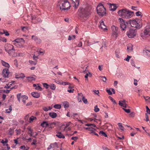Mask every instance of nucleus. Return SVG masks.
Wrapping results in <instances>:
<instances>
[{
    "instance_id": "5",
    "label": "nucleus",
    "mask_w": 150,
    "mask_h": 150,
    "mask_svg": "<svg viewBox=\"0 0 150 150\" xmlns=\"http://www.w3.org/2000/svg\"><path fill=\"white\" fill-rule=\"evenodd\" d=\"M98 14L101 17L105 15L106 9L103 5L101 4H99L96 8Z\"/></svg>"
},
{
    "instance_id": "31",
    "label": "nucleus",
    "mask_w": 150,
    "mask_h": 150,
    "mask_svg": "<svg viewBox=\"0 0 150 150\" xmlns=\"http://www.w3.org/2000/svg\"><path fill=\"white\" fill-rule=\"evenodd\" d=\"M37 117H34V116H31L29 119V123H31L33 122L34 120H36Z\"/></svg>"
},
{
    "instance_id": "41",
    "label": "nucleus",
    "mask_w": 150,
    "mask_h": 150,
    "mask_svg": "<svg viewBox=\"0 0 150 150\" xmlns=\"http://www.w3.org/2000/svg\"><path fill=\"white\" fill-rule=\"evenodd\" d=\"M20 149L22 150H28L29 148L26 147L24 145H23L21 146Z\"/></svg>"
},
{
    "instance_id": "25",
    "label": "nucleus",
    "mask_w": 150,
    "mask_h": 150,
    "mask_svg": "<svg viewBox=\"0 0 150 150\" xmlns=\"http://www.w3.org/2000/svg\"><path fill=\"white\" fill-rule=\"evenodd\" d=\"M56 136L59 138H64L65 137L61 132H57Z\"/></svg>"
},
{
    "instance_id": "43",
    "label": "nucleus",
    "mask_w": 150,
    "mask_h": 150,
    "mask_svg": "<svg viewBox=\"0 0 150 150\" xmlns=\"http://www.w3.org/2000/svg\"><path fill=\"white\" fill-rule=\"evenodd\" d=\"M54 107L55 109H59L61 108V105L59 104H56L54 105Z\"/></svg>"
},
{
    "instance_id": "64",
    "label": "nucleus",
    "mask_w": 150,
    "mask_h": 150,
    "mask_svg": "<svg viewBox=\"0 0 150 150\" xmlns=\"http://www.w3.org/2000/svg\"><path fill=\"white\" fill-rule=\"evenodd\" d=\"M130 116L132 117H134L135 116V113L134 112H132L130 114Z\"/></svg>"
},
{
    "instance_id": "10",
    "label": "nucleus",
    "mask_w": 150,
    "mask_h": 150,
    "mask_svg": "<svg viewBox=\"0 0 150 150\" xmlns=\"http://www.w3.org/2000/svg\"><path fill=\"white\" fill-rule=\"evenodd\" d=\"M111 28L112 31V35L115 36V38H117V36L118 28L115 26H113Z\"/></svg>"
},
{
    "instance_id": "63",
    "label": "nucleus",
    "mask_w": 150,
    "mask_h": 150,
    "mask_svg": "<svg viewBox=\"0 0 150 150\" xmlns=\"http://www.w3.org/2000/svg\"><path fill=\"white\" fill-rule=\"evenodd\" d=\"M78 139V137H73L71 138V139L76 141Z\"/></svg>"
},
{
    "instance_id": "45",
    "label": "nucleus",
    "mask_w": 150,
    "mask_h": 150,
    "mask_svg": "<svg viewBox=\"0 0 150 150\" xmlns=\"http://www.w3.org/2000/svg\"><path fill=\"white\" fill-rule=\"evenodd\" d=\"M118 125L120 129L123 131L124 130V128L123 127L122 124L120 123H118Z\"/></svg>"
},
{
    "instance_id": "8",
    "label": "nucleus",
    "mask_w": 150,
    "mask_h": 150,
    "mask_svg": "<svg viewBox=\"0 0 150 150\" xmlns=\"http://www.w3.org/2000/svg\"><path fill=\"white\" fill-rule=\"evenodd\" d=\"M150 35V25H148L145 28V29L143 33L141 34V36L143 38H144V35Z\"/></svg>"
},
{
    "instance_id": "27",
    "label": "nucleus",
    "mask_w": 150,
    "mask_h": 150,
    "mask_svg": "<svg viewBox=\"0 0 150 150\" xmlns=\"http://www.w3.org/2000/svg\"><path fill=\"white\" fill-rule=\"evenodd\" d=\"M143 53H144L148 57H150V51L147 50H143Z\"/></svg>"
},
{
    "instance_id": "52",
    "label": "nucleus",
    "mask_w": 150,
    "mask_h": 150,
    "mask_svg": "<svg viewBox=\"0 0 150 150\" xmlns=\"http://www.w3.org/2000/svg\"><path fill=\"white\" fill-rule=\"evenodd\" d=\"M131 57V56L127 55V57L125 59H124L125 60H126L127 61L129 62L130 59Z\"/></svg>"
},
{
    "instance_id": "35",
    "label": "nucleus",
    "mask_w": 150,
    "mask_h": 150,
    "mask_svg": "<svg viewBox=\"0 0 150 150\" xmlns=\"http://www.w3.org/2000/svg\"><path fill=\"white\" fill-rule=\"evenodd\" d=\"M12 110V108L11 105L9 106L8 109H7L6 110V113H10Z\"/></svg>"
},
{
    "instance_id": "54",
    "label": "nucleus",
    "mask_w": 150,
    "mask_h": 150,
    "mask_svg": "<svg viewBox=\"0 0 150 150\" xmlns=\"http://www.w3.org/2000/svg\"><path fill=\"white\" fill-rule=\"evenodd\" d=\"M127 113H129L130 112V110L129 109H126L124 108H122Z\"/></svg>"
},
{
    "instance_id": "48",
    "label": "nucleus",
    "mask_w": 150,
    "mask_h": 150,
    "mask_svg": "<svg viewBox=\"0 0 150 150\" xmlns=\"http://www.w3.org/2000/svg\"><path fill=\"white\" fill-rule=\"evenodd\" d=\"M85 125L86 126H92V127H96V126L95 124H85Z\"/></svg>"
},
{
    "instance_id": "62",
    "label": "nucleus",
    "mask_w": 150,
    "mask_h": 150,
    "mask_svg": "<svg viewBox=\"0 0 150 150\" xmlns=\"http://www.w3.org/2000/svg\"><path fill=\"white\" fill-rule=\"evenodd\" d=\"M35 42L37 43L40 44L41 42V40L40 38H38L37 40Z\"/></svg>"
},
{
    "instance_id": "28",
    "label": "nucleus",
    "mask_w": 150,
    "mask_h": 150,
    "mask_svg": "<svg viewBox=\"0 0 150 150\" xmlns=\"http://www.w3.org/2000/svg\"><path fill=\"white\" fill-rule=\"evenodd\" d=\"M33 75L29 76L26 77V78L29 81H35V79L33 76Z\"/></svg>"
},
{
    "instance_id": "21",
    "label": "nucleus",
    "mask_w": 150,
    "mask_h": 150,
    "mask_svg": "<svg viewBox=\"0 0 150 150\" xmlns=\"http://www.w3.org/2000/svg\"><path fill=\"white\" fill-rule=\"evenodd\" d=\"M27 130H28V134L30 135V137L33 136V134H34L33 130L30 127H28L27 128Z\"/></svg>"
},
{
    "instance_id": "40",
    "label": "nucleus",
    "mask_w": 150,
    "mask_h": 150,
    "mask_svg": "<svg viewBox=\"0 0 150 150\" xmlns=\"http://www.w3.org/2000/svg\"><path fill=\"white\" fill-rule=\"evenodd\" d=\"M8 134L9 135H11L14 133V129L11 128H10L8 130Z\"/></svg>"
},
{
    "instance_id": "59",
    "label": "nucleus",
    "mask_w": 150,
    "mask_h": 150,
    "mask_svg": "<svg viewBox=\"0 0 150 150\" xmlns=\"http://www.w3.org/2000/svg\"><path fill=\"white\" fill-rule=\"evenodd\" d=\"M29 115L28 114L27 115L24 117V119L25 121H27L28 120Z\"/></svg>"
},
{
    "instance_id": "29",
    "label": "nucleus",
    "mask_w": 150,
    "mask_h": 150,
    "mask_svg": "<svg viewBox=\"0 0 150 150\" xmlns=\"http://www.w3.org/2000/svg\"><path fill=\"white\" fill-rule=\"evenodd\" d=\"M1 63L3 66L6 67V68L8 69V68H9L10 65L8 63H6L3 60H2Z\"/></svg>"
},
{
    "instance_id": "33",
    "label": "nucleus",
    "mask_w": 150,
    "mask_h": 150,
    "mask_svg": "<svg viewBox=\"0 0 150 150\" xmlns=\"http://www.w3.org/2000/svg\"><path fill=\"white\" fill-rule=\"evenodd\" d=\"M48 108L47 107H42V109L44 111L47 112L49 110H51L52 109V108L50 106L48 107Z\"/></svg>"
},
{
    "instance_id": "49",
    "label": "nucleus",
    "mask_w": 150,
    "mask_h": 150,
    "mask_svg": "<svg viewBox=\"0 0 150 150\" xmlns=\"http://www.w3.org/2000/svg\"><path fill=\"white\" fill-rule=\"evenodd\" d=\"M135 14L137 16H142L141 12L139 11L136 12Z\"/></svg>"
},
{
    "instance_id": "61",
    "label": "nucleus",
    "mask_w": 150,
    "mask_h": 150,
    "mask_svg": "<svg viewBox=\"0 0 150 150\" xmlns=\"http://www.w3.org/2000/svg\"><path fill=\"white\" fill-rule=\"evenodd\" d=\"M106 91L108 93V94L109 95H111L112 93L110 89H106Z\"/></svg>"
},
{
    "instance_id": "17",
    "label": "nucleus",
    "mask_w": 150,
    "mask_h": 150,
    "mask_svg": "<svg viewBox=\"0 0 150 150\" xmlns=\"http://www.w3.org/2000/svg\"><path fill=\"white\" fill-rule=\"evenodd\" d=\"M58 147V144L57 142H55L54 143L51 144L47 148V149H55L57 148Z\"/></svg>"
},
{
    "instance_id": "44",
    "label": "nucleus",
    "mask_w": 150,
    "mask_h": 150,
    "mask_svg": "<svg viewBox=\"0 0 150 150\" xmlns=\"http://www.w3.org/2000/svg\"><path fill=\"white\" fill-rule=\"evenodd\" d=\"M43 87H45L46 89L48 88L50 86V85L46 83H43Z\"/></svg>"
},
{
    "instance_id": "51",
    "label": "nucleus",
    "mask_w": 150,
    "mask_h": 150,
    "mask_svg": "<svg viewBox=\"0 0 150 150\" xmlns=\"http://www.w3.org/2000/svg\"><path fill=\"white\" fill-rule=\"evenodd\" d=\"M109 98H110V100L112 101V102H113V103L114 104H116V103L115 102V100L111 97L109 96Z\"/></svg>"
},
{
    "instance_id": "22",
    "label": "nucleus",
    "mask_w": 150,
    "mask_h": 150,
    "mask_svg": "<svg viewBox=\"0 0 150 150\" xmlns=\"http://www.w3.org/2000/svg\"><path fill=\"white\" fill-rule=\"evenodd\" d=\"M127 50L128 52H131L133 51V45L132 44H129L127 45Z\"/></svg>"
},
{
    "instance_id": "9",
    "label": "nucleus",
    "mask_w": 150,
    "mask_h": 150,
    "mask_svg": "<svg viewBox=\"0 0 150 150\" xmlns=\"http://www.w3.org/2000/svg\"><path fill=\"white\" fill-rule=\"evenodd\" d=\"M55 125V124L54 122H52L50 124H48L46 121H44L41 124V126L43 127H48L50 128H52L53 127H52V125Z\"/></svg>"
},
{
    "instance_id": "7",
    "label": "nucleus",
    "mask_w": 150,
    "mask_h": 150,
    "mask_svg": "<svg viewBox=\"0 0 150 150\" xmlns=\"http://www.w3.org/2000/svg\"><path fill=\"white\" fill-rule=\"evenodd\" d=\"M17 97L18 100L19 102L20 101V99L21 98L22 99V101L24 104H25L26 100L28 99V97L27 96L25 95L21 96V93L17 94Z\"/></svg>"
},
{
    "instance_id": "46",
    "label": "nucleus",
    "mask_w": 150,
    "mask_h": 150,
    "mask_svg": "<svg viewBox=\"0 0 150 150\" xmlns=\"http://www.w3.org/2000/svg\"><path fill=\"white\" fill-rule=\"evenodd\" d=\"M5 34L6 36H8L9 35V34L8 33V32L6 30H3V32L2 33V34Z\"/></svg>"
},
{
    "instance_id": "11",
    "label": "nucleus",
    "mask_w": 150,
    "mask_h": 150,
    "mask_svg": "<svg viewBox=\"0 0 150 150\" xmlns=\"http://www.w3.org/2000/svg\"><path fill=\"white\" fill-rule=\"evenodd\" d=\"M78 94L79 96L78 98V100L79 102L81 101V98L83 102L86 104H87L88 103L87 99L85 98V97L83 96V94L82 93H78Z\"/></svg>"
},
{
    "instance_id": "23",
    "label": "nucleus",
    "mask_w": 150,
    "mask_h": 150,
    "mask_svg": "<svg viewBox=\"0 0 150 150\" xmlns=\"http://www.w3.org/2000/svg\"><path fill=\"white\" fill-rule=\"evenodd\" d=\"M31 95L32 96L35 98H38L40 96V94L36 92H34L31 93Z\"/></svg>"
},
{
    "instance_id": "15",
    "label": "nucleus",
    "mask_w": 150,
    "mask_h": 150,
    "mask_svg": "<svg viewBox=\"0 0 150 150\" xmlns=\"http://www.w3.org/2000/svg\"><path fill=\"white\" fill-rule=\"evenodd\" d=\"M85 42H86L88 46H90L98 42V41H95L93 39L87 40Z\"/></svg>"
},
{
    "instance_id": "36",
    "label": "nucleus",
    "mask_w": 150,
    "mask_h": 150,
    "mask_svg": "<svg viewBox=\"0 0 150 150\" xmlns=\"http://www.w3.org/2000/svg\"><path fill=\"white\" fill-rule=\"evenodd\" d=\"M23 40V43H24L25 41L23 40V38H21L20 39H16L15 40H14L13 41V42H14V43H18V42H19V40Z\"/></svg>"
},
{
    "instance_id": "26",
    "label": "nucleus",
    "mask_w": 150,
    "mask_h": 150,
    "mask_svg": "<svg viewBox=\"0 0 150 150\" xmlns=\"http://www.w3.org/2000/svg\"><path fill=\"white\" fill-rule=\"evenodd\" d=\"M49 115L53 118H56L57 116V115L55 112H50L49 113Z\"/></svg>"
},
{
    "instance_id": "13",
    "label": "nucleus",
    "mask_w": 150,
    "mask_h": 150,
    "mask_svg": "<svg viewBox=\"0 0 150 150\" xmlns=\"http://www.w3.org/2000/svg\"><path fill=\"white\" fill-rule=\"evenodd\" d=\"M10 52L11 53L9 52H7L11 56L16 57L18 56V55L20 56V54H18V53L15 52V50L14 48L11 49V50H10Z\"/></svg>"
},
{
    "instance_id": "19",
    "label": "nucleus",
    "mask_w": 150,
    "mask_h": 150,
    "mask_svg": "<svg viewBox=\"0 0 150 150\" xmlns=\"http://www.w3.org/2000/svg\"><path fill=\"white\" fill-rule=\"evenodd\" d=\"M100 27L104 30H107L105 25L104 24L103 21V20H101L100 22Z\"/></svg>"
},
{
    "instance_id": "32",
    "label": "nucleus",
    "mask_w": 150,
    "mask_h": 150,
    "mask_svg": "<svg viewBox=\"0 0 150 150\" xmlns=\"http://www.w3.org/2000/svg\"><path fill=\"white\" fill-rule=\"evenodd\" d=\"M63 104L64 108H68L69 107V103L67 101L63 102Z\"/></svg>"
},
{
    "instance_id": "38",
    "label": "nucleus",
    "mask_w": 150,
    "mask_h": 150,
    "mask_svg": "<svg viewBox=\"0 0 150 150\" xmlns=\"http://www.w3.org/2000/svg\"><path fill=\"white\" fill-rule=\"evenodd\" d=\"M76 36L74 35H73L71 36L69 35L68 37V40H71L74 39L75 38Z\"/></svg>"
},
{
    "instance_id": "47",
    "label": "nucleus",
    "mask_w": 150,
    "mask_h": 150,
    "mask_svg": "<svg viewBox=\"0 0 150 150\" xmlns=\"http://www.w3.org/2000/svg\"><path fill=\"white\" fill-rule=\"evenodd\" d=\"M94 111L96 112H98L99 111V109L98 108L97 105H96L94 107Z\"/></svg>"
},
{
    "instance_id": "42",
    "label": "nucleus",
    "mask_w": 150,
    "mask_h": 150,
    "mask_svg": "<svg viewBox=\"0 0 150 150\" xmlns=\"http://www.w3.org/2000/svg\"><path fill=\"white\" fill-rule=\"evenodd\" d=\"M100 134H101L102 135L104 136L105 137H107V134L103 131H100L99 132Z\"/></svg>"
},
{
    "instance_id": "56",
    "label": "nucleus",
    "mask_w": 150,
    "mask_h": 150,
    "mask_svg": "<svg viewBox=\"0 0 150 150\" xmlns=\"http://www.w3.org/2000/svg\"><path fill=\"white\" fill-rule=\"evenodd\" d=\"M29 62L31 64L35 65L37 64V62H34L32 60H29Z\"/></svg>"
},
{
    "instance_id": "18",
    "label": "nucleus",
    "mask_w": 150,
    "mask_h": 150,
    "mask_svg": "<svg viewBox=\"0 0 150 150\" xmlns=\"http://www.w3.org/2000/svg\"><path fill=\"white\" fill-rule=\"evenodd\" d=\"M25 76L23 73H16L15 74V78L17 79L19 78H23Z\"/></svg>"
},
{
    "instance_id": "4",
    "label": "nucleus",
    "mask_w": 150,
    "mask_h": 150,
    "mask_svg": "<svg viewBox=\"0 0 150 150\" xmlns=\"http://www.w3.org/2000/svg\"><path fill=\"white\" fill-rule=\"evenodd\" d=\"M60 10L62 11H67L71 6L68 0H60L58 2Z\"/></svg>"
},
{
    "instance_id": "30",
    "label": "nucleus",
    "mask_w": 150,
    "mask_h": 150,
    "mask_svg": "<svg viewBox=\"0 0 150 150\" xmlns=\"http://www.w3.org/2000/svg\"><path fill=\"white\" fill-rule=\"evenodd\" d=\"M111 9H110V10L112 11H115L116 10V9L117 8V6H116V4H111Z\"/></svg>"
},
{
    "instance_id": "1",
    "label": "nucleus",
    "mask_w": 150,
    "mask_h": 150,
    "mask_svg": "<svg viewBox=\"0 0 150 150\" xmlns=\"http://www.w3.org/2000/svg\"><path fill=\"white\" fill-rule=\"evenodd\" d=\"M139 19L136 18L135 20H129L128 21L125 22L124 20L122 18H119L118 21L120 23V28L122 30H124L126 28L127 25L130 24L132 27L139 29L142 27V25L139 23Z\"/></svg>"
},
{
    "instance_id": "50",
    "label": "nucleus",
    "mask_w": 150,
    "mask_h": 150,
    "mask_svg": "<svg viewBox=\"0 0 150 150\" xmlns=\"http://www.w3.org/2000/svg\"><path fill=\"white\" fill-rule=\"evenodd\" d=\"M100 77L102 79V80L104 82H106V81L107 80V79L106 77L105 76H100Z\"/></svg>"
},
{
    "instance_id": "53",
    "label": "nucleus",
    "mask_w": 150,
    "mask_h": 150,
    "mask_svg": "<svg viewBox=\"0 0 150 150\" xmlns=\"http://www.w3.org/2000/svg\"><path fill=\"white\" fill-rule=\"evenodd\" d=\"M35 89L40 91H42V88L39 85L37 86L35 88Z\"/></svg>"
},
{
    "instance_id": "6",
    "label": "nucleus",
    "mask_w": 150,
    "mask_h": 150,
    "mask_svg": "<svg viewBox=\"0 0 150 150\" xmlns=\"http://www.w3.org/2000/svg\"><path fill=\"white\" fill-rule=\"evenodd\" d=\"M137 34V31L136 30L130 29L127 31V35L129 38H133L136 36Z\"/></svg>"
},
{
    "instance_id": "55",
    "label": "nucleus",
    "mask_w": 150,
    "mask_h": 150,
    "mask_svg": "<svg viewBox=\"0 0 150 150\" xmlns=\"http://www.w3.org/2000/svg\"><path fill=\"white\" fill-rule=\"evenodd\" d=\"M93 92H94L95 94L97 95L98 96H100L99 94V92L98 90H93Z\"/></svg>"
},
{
    "instance_id": "3",
    "label": "nucleus",
    "mask_w": 150,
    "mask_h": 150,
    "mask_svg": "<svg viewBox=\"0 0 150 150\" xmlns=\"http://www.w3.org/2000/svg\"><path fill=\"white\" fill-rule=\"evenodd\" d=\"M133 12L129 11L126 8L120 9L118 12V15L122 18H131L133 15Z\"/></svg>"
},
{
    "instance_id": "57",
    "label": "nucleus",
    "mask_w": 150,
    "mask_h": 150,
    "mask_svg": "<svg viewBox=\"0 0 150 150\" xmlns=\"http://www.w3.org/2000/svg\"><path fill=\"white\" fill-rule=\"evenodd\" d=\"M38 38L36 36H35L34 35H32V39L34 40L35 41V42L36 40H37Z\"/></svg>"
},
{
    "instance_id": "2",
    "label": "nucleus",
    "mask_w": 150,
    "mask_h": 150,
    "mask_svg": "<svg viewBox=\"0 0 150 150\" xmlns=\"http://www.w3.org/2000/svg\"><path fill=\"white\" fill-rule=\"evenodd\" d=\"M91 7L89 4H84L78 10V15L81 18H88L91 13Z\"/></svg>"
},
{
    "instance_id": "12",
    "label": "nucleus",
    "mask_w": 150,
    "mask_h": 150,
    "mask_svg": "<svg viewBox=\"0 0 150 150\" xmlns=\"http://www.w3.org/2000/svg\"><path fill=\"white\" fill-rule=\"evenodd\" d=\"M14 48L13 46L10 44H7L5 45V49L7 52H9L11 53L10 51L11 49Z\"/></svg>"
},
{
    "instance_id": "39",
    "label": "nucleus",
    "mask_w": 150,
    "mask_h": 150,
    "mask_svg": "<svg viewBox=\"0 0 150 150\" xmlns=\"http://www.w3.org/2000/svg\"><path fill=\"white\" fill-rule=\"evenodd\" d=\"M143 97L145 99L146 101L147 102L150 103V98L149 97L143 96Z\"/></svg>"
},
{
    "instance_id": "14",
    "label": "nucleus",
    "mask_w": 150,
    "mask_h": 150,
    "mask_svg": "<svg viewBox=\"0 0 150 150\" xmlns=\"http://www.w3.org/2000/svg\"><path fill=\"white\" fill-rule=\"evenodd\" d=\"M9 73L8 69L5 68L4 69L2 72V75L5 78L8 77V75Z\"/></svg>"
},
{
    "instance_id": "34",
    "label": "nucleus",
    "mask_w": 150,
    "mask_h": 150,
    "mask_svg": "<svg viewBox=\"0 0 150 150\" xmlns=\"http://www.w3.org/2000/svg\"><path fill=\"white\" fill-rule=\"evenodd\" d=\"M50 88L52 90H54L56 88V86L54 84H51L50 85Z\"/></svg>"
},
{
    "instance_id": "58",
    "label": "nucleus",
    "mask_w": 150,
    "mask_h": 150,
    "mask_svg": "<svg viewBox=\"0 0 150 150\" xmlns=\"http://www.w3.org/2000/svg\"><path fill=\"white\" fill-rule=\"evenodd\" d=\"M85 129H88L89 131H93V129H94L93 128L91 127H86L85 128Z\"/></svg>"
},
{
    "instance_id": "60",
    "label": "nucleus",
    "mask_w": 150,
    "mask_h": 150,
    "mask_svg": "<svg viewBox=\"0 0 150 150\" xmlns=\"http://www.w3.org/2000/svg\"><path fill=\"white\" fill-rule=\"evenodd\" d=\"M146 112H147V113L150 114V110L147 106H146Z\"/></svg>"
},
{
    "instance_id": "20",
    "label": "nucleus",
    "mask_w": 150,
    "mask_h": 150,
    "mask_svg": "<svg viewBox=\"0 0 150 150\" xmlns=\"http://www.w3.org/2000/svg\"><path fill=\"white\" fill-rule=\"evenodd\" d=\"M73 3L74 4V7L77 8L79 4V0H71Z\"/></svg>"
},
{
    "instance_id": "24",
    "label": "nucleus",
    "mask_w": 150,
    "mask_h": 150,
    "mask_svg": "<svg viewBox=\"0 0 150 150\" xmlns=\"http://www.w3.org/2000/svg\"><path fill=\"white\" fill-rule=\"evenodd\" d=\"M13 44L17 47H19L21 48H23L24 47L23 44L20 42L18 43H14Z\"/></svg>"
},
{
    "instance_id": "37",
    "label": "nucleus",
    "mask_w": 150,
    "mask_h": 150,
    "mask_svg": "<svg viewBox=\"0 0 150 150\" xmlns=\"http://www.w3.org/2000/svg\"><path fill=\"white\" fill-rule=\"evenodd\" d=\"M8 142V140L6 139H5V140L4 139L2 140L1 142L4 145V146L5 145H6V144H7V143Z\"/></svg>"
},
{
    "instance_id": "16",
    "label": "nucleus",
    "mask_w": 150,
    "mask_h": 150,
    "mask_svg": "<svg viewBox=\"0 0 150 150\" xmlns=\"http://www.w3.org/2000/svg\"><path fill=\"white\" fill-rule=\"evenodd\" d=\"M119 104L121 106L125 108H127V105L126 103V101L125 100L119 101Z\"/></svg>"
}]
</instances>
